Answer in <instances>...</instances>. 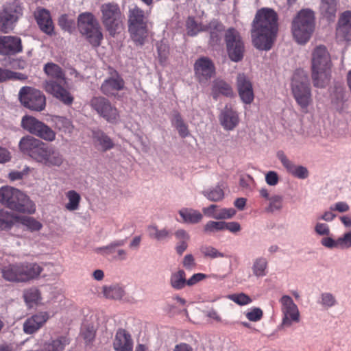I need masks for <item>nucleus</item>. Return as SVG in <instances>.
I'll return each mask as SVG.
<instances>
[{"label":"nucleus","mask_w":351,"mask_h":351,"mask_svg":"<svg viewBox=\"0 0 351 351\" xmlns=\"http://www.w3.org/2000/svg\"><path fill=\"white\" fill-rule=\"evenodd\" d=\"M27 80V75L18 72H14L10 70L9 75V80H19L24 82Z\"/></svg>","instance_id":"63"},{"label":"nucleus","mask_w":351,"mask_h":351,"mask_svg":"<svg viewBox=\"0 0 351 351\" xmlns=\"http://www.w3.org/2000/svg\"><path fill=\"white\" fill-rule=\"evenodd\" d=\"M55 128L64 132L71 133L73 126L70 119L64 117H55L53 119Z\"/></svg>","instance_id":"43"},{"label":"nucleus","mask_w":351,"mask_h":351,"mask_svg":"<svg viewBox=\"0 0 351 351\" xmlns=\"http://www.w3.org/2000/svg\"><path fill=\"white\" fill-rule=\"evenodd\" d=\"M194 71L197 79L202 83L207 82L215 75V67L208 58L201 57L195 61Z\"/></svg>","instance_id":"17"},{"label":"nucleus","mask_w":351,"mask_h":351,"mask_svg":"<svg viewBox=\"0 0 351 351\" xmlns=\"http://www.w3.org/2000/svg\"><path fill=\"white\" fill-rule=\"evenodd\" d=\"M19 99L21 104L32 110L42 111L46 105V98L39 90L24 86L19 91Z\"/></svg>","instance_id":"13"},{"label":"nucleus","mask_w":351,"mask_h":351,"mask_svg":"<svg viewBox=\"0 0 351 351\" xmlns=\"http://www.w3.org/2000/svg\"><path fill=\"white\" fill-rule=\"evenodd\" d=\"M213 94L214 98H216L219 94L230 97L234 95V93L230 85L223 80H218L213 82Z\"/></svg>","instance_id":"30"},{"label":"nucleus","mask_w":351,"mask_h":351,"mask_svg":"<svg viewBox=\"0 0 351 351\" xmlns=\"http://www.w3.org/2000/svg\"><path fill=\"white\" fill-rule=\"evenodd\" d=\"M10 66L14 69H23L26 66V62L21 58L12 59L10 61Z\"/></svg>","instance_id":"62"},{"label":"nucleus","mask_w":351,"mask_h":351,"mask_svg":"<svg viewBox=\"0 0 351 351\" xmlns=\"http://www.w3.org/2000/svg\"><path fill=\"white\" fill-rule=\"evenodd\" d=\"M336 36L340 41L351 40V11H345L340 15Z\"/></svg>","instance_id":"20"},{"label":"nucleus","mask_w":351,"mask_h":351,"mask_svg":"<svg viewBox=\"0 0 351 351\" xmlns=\"http://www.w3.org/2000/svg\"><path fill=\"white\" fill-rule=\"evenodd\" d=\"M149 237L157 241H162L171 237V232L164 228L158 230L156 225H150L147 227Z\"/></svg>","instance_id":"38"},{"label":"nucleus","mask_w":351,"mask_h":351,"mask_svg":"<svg viewBox=\"0 0 351 351\" xmlns=\"http://www.w3.org/2000/svg\"><path fill=\"white\" fill-rule=\"evenodd\" d=\"M322 244L328 248L339 247L338 239L334 240L330 237H324L321 241Z\"/></svg>","instance_id":"61"},{"label":"nucleus","mask_w":351,"mask_h":351,"mask_svg":"<svg viewBox=\"0 0 351 351\" xmlns=\"http://www.w3.org/2000/svg\"><path fill=\"white\" fill-rule=\"evenodd\" d=\"M34 16L40 29L47 34H51L53 31V22L49 12L45 8H38L34 13Z\"/></svg>","instance_id":"26"},{"label":"nucleus","mask_w":351,"mask_h":351,"mask_svg":"<svg viewBox=\"0 0 351 351\" xmlns=\"http://www.w3.org/2000/svg\"><path fill=\"white\" fill-rule=\"evenodd\" d=\"M205 232H215L220 230H223V221H208L204 228Z\"/></svg>","instance_id":"50"},{"label":"nucleus","mask_w":351,"mask_h":351,"mask_svg":"<svg viewBox=\"0 0 351 351\" xmlns=\"http://www.w3.org/2000/svg\"><path fill=\"white\" fill-rule=\"evenodd\" d=\"M339 247L348 248L351 247V231L344 234L342 237L338 239Z\"/></svg>","instance_id":"54"},{"label":"nucleus","mask_w":351,"mask_h":351,"mask_svg":"<svg viewBox=\"0 0 351 351\" xmlns=\"http://www.w3.org/2000/svg\"><path fill=\"white\" fill-rule=\"evenodd\" d=\"M14 219V215L5 210L4 209H0V230H9L13 224Z\"/></svg>","instance_id":"40"},{"label":"nucleus","mask_w":351,"mask_h":351,"mask_svg":"<svg viewBox=\"0 0 351 351\" xmlns=\"http://www.w3.org/2000/svg\"><path fill=\"white\" fill-rule=\"evenodd\" d=\"M224 40L229 58L234 62L243 60L245 45L240 33L234 28H228L224 34Z\"/></svg>","instance_id":"10"},{"label":"nucleus","mask_w":351,"mask_h":351,"mask_svg":"<svg viewBox=\"0 0 351 351\" xmlns=\"http://www.w3.org/2000/svg\"><path fill=\"white\" fill-rule=\"evenodd\" d=\"M350 207L346 202H339L335 204L333 206H331L330 209L331 211L336 210L339 213L347 212L349 210Z\"/></svg>","instance_id":"59"},{"label":"nucleus","mask_w":351,"mask_h":351,"mask_svg":"<svg viewBox=\"0 0 351 351\" xmlns=\"http://www.w3.org/2000/svg\"><path fill=\"white\" fill-rule=\"evenodd\" d=\"M22 282H27L38 278L43 268L36 263H20Z\"/></svg>","instance_id":"25"},{"label":"nucleus","mask_w":351,"mask_h":351,"mask_svg":"<svg viewBox=\"0 0 351 351\" xmlns=\"http://www.w3.org/2000/svg\"><path fill=\"white\" fill-rule=\"evenodd\" d=\"M282 315L281 326L290 327L293 322H300V312L293 299L289 295H283L280 299Z\"/></svg>","instance_id":"16"},{"label":"nucleus","mask_w":351,"mask_h":351,"mask_svg":"<svg viewBox=\"0 0 351 351\" xmlns=\"http://www.w3.org/2000/svg\"><path fill=\"white\" fill-rule=\"evenodd\" d=\"M291 90L294 99L302 110H306L312 102L310 84L306 76L295 75L292 80Z\"/></svg>","instance_id":"11"},{"label":"nucleus","mask_w":351,"mask_h":351,"mask_svg":"<svg viewBox=\"0 0 351 351\" xmlns=\"http://www.w3.org/2000/svg\"><path fill=\"white\" fill-rule=\"evenodd\" d=\"M23 14V8L17 1L8 3L0 11V30L3 32L13 28L14 24Z\"/></svg>","instance_id":"14"},{"label":"nucleus","mask_w":351,"mask_h":351,"mask_svg":"<svg viewBox=\"0 0 351 351\" xmlns=\"http://www.w3.org/2000/svg\"><path fill=\"white\" fill-rule=\"evenodd\" d=\"M321 12L324 16L331 19L337 12L336 0H321Z\"/></svg>","instance_id":"36"},{"label":"nucleus","mask_w":351,"mask_h":351,"mask_svg":"<svg viewBox=\"0 0 351 351\" xmlns=\"http://www.w3.org/2000/svg\"><path fill=\"white\" fill-rule=\"evenodd\" d=\"M330 54L325 46L319 45L312 53L311 77L314 86L324 88L329 83L331 73Z\"/></svg>","instance_id":"4"},{"label":"nucleus","mask_w":351,"mask_h":351,"mask_svg":"<svg viewBox=\"0 0 351 351\" xmlns=\"http://www.w3.org/2000/svg\"><path fill=\"white\" fill-rule=\"evenodd\" d=\"M90 107L108 122L117 123L119 119L117 108L113 106L110 101L104 97H94L90 101Z\"/></svg>","instance_id":"15"},{"label":"nucleus","mask_w":351,"mask_h":351,"mask_svg":"<svg viewBox=\"0 0 351 351\" xmlns=\"http://www.w3.org/2000/svg\"><path fill=\"white\" fill-rule=\"evenodd\" d=\"M291 175L300 179H305L308 176V171L307 169L303 166H296Z\"/></svg>","instance_id":"55"},{"label":"nucleus","mask_w":351,"mask_h":351,"mask_svg":"<svg viewBox=\"0 0 351 351\" xmlns=\"http://www.w3.org/2000/svg\"><path fill=\"white\" fill-rule=\"evenodd\" d=\"M206 275L202 274V273H197L193 274L189 280H186V285L187 286H193L197 282L203 280L206 278Z\"/></svg>","instance_id":"57"},{"label":"nucleus","mask_w":351,"mask_h":351,"mask_svg":"<svg viewBox=\"0 0 351 351\" xmlns=\"http://www.w3.org/2000/svg\"><path fill=\"white\" fill-rule=\"evenodd\" d=\"M224 31V25L216 19L210 21L207 24L205 32H209L210 43L213 45H219L221 40V33Z\"/></svg>","instance_id":"28"},{"label":"nucleus","mask_w":351,"mask_h":351,"mask_svg":"<svg viewBox=\"0 0 351 351\" xmlns=\"http://www.w3.org/2000/svg\"><path fill=\"white\" fill-rule=\"evenodd\" d=\"M3 278L10 282H22L20 263L10 264L1 269Z\"/></svg>","instance_id":"29"},{"label":"nucleus","mask_w":351,"mask_h":351,"mask_svg":"<svg viewBox=\"0 0 351 351\" xmlns=\"http://www.w3.org/2000/svg\"><path fill=\"white\" fill-rule=\"evenodd\" d=\"M232 301L239 304L246 305L252 302V299L245 293L232 294L228 297Z\"/></svg>","instance_id":"49"},{"label":"nucleus","mask_w":351,"mask_h":351,"mask_svg":"<svg viewBox=\"0 0 351 351\" xmlns=\"http://www.w3.org/2000/svg\"><path fill=\"white\" fill-rule=\"evenodd\" d=\"M128 29L134 42L142 45L147 36V22L144 11L137 6L129 10Z\"/></svg>","instance_id":"9"},{"label":"nucleus","mask_w":351,"mask_h":351,"mask_svg":"<svg viewBox=\"0 0 351 351\" xmlns=\"http://www.w3.org/2000/svg\"><path fill=\"white\" fill-rule=\"evenodd\" d=\"M103 293L105 298L110 300H121L125 295V291L119 285L105 286L103 287Z\"/></svg>","instance_id":"34"},{"label":"nucleus","mask_w":351,"mask_h":351,"mask_svg":"<svg viewBox=\"0 0 351 351\" xmlns=\"http://www.w3.org/2000/svg\"><path fill=\"white\" fill-rule=\"evenodd\" d=\"M16 220L25 226L31 232L39 231L42 228V223L32 217L20 216L16 217Z\"/></svg>","instance_id":"35"},{"label":"nucleus","mask_w":351,"mask_h":351,"mask_svg":"<svg viewBox=\"0 0 351 351\" xmlns=\"http://www.w3.org/2000/svg\"><path fill=\"white\" fill-rule=\"evenodd\" d=\"M77 28L80 33L93 47H98L104 39L101 27L90 12H83L77 17Z\"/></svg>","instance_id":"7"},{"label":"nucleus","mask_w":351,"mask_h":351,"mask_svg":"<svg viewBox=\"0 0 351 351\" xmlns=\"http://www.w3.org/2000/svg\"><path fill=\"white\" fill-rule=\"evenodd\" d=\"M171 286L176 290H180L185 287L186 285V273L184 270L180 269L173 273L170 278Z\"/></svg>","instance_id":"32"},{"label":"nucleus","mask_w":351,"mask_h":351,"mask_svg":"<svg viewBox=\"0 0 351 351\" xmlns=\"http://www.w3.org/2000/svg\"><path fill=\"white\" fill-rule=\"evenodd\" d=\"M70 343L69 339L66 336H58L45 341L40 351H64L65 347Z\"/></svg>","instance_id":"27"},{"label":"nucleus","mask_w":351,"mask_h":351,"mask_svg":"<svg viewBox=\"0 0 351 351\" xmlns=\"http://www.w3.org/2000/svg\"><path fill=\"white\" fill-rule=\"evenodd\" d=\"M179 213L183 221L186 223H196L202 219V215L199 211L192 209H182Z\"/></svg>","instance_id":"37"},{"label":"nucleus","mask_w":351,"mask_h":351,"mask_svg":"<svg viewBox=\"0 0 351 351\" xmlns=\"http://www.w3.org/2000/svg\"><path fill=\"white\" fill-rule=\"evenodd\" d=\"M22 40L16 36H0V54L14 56L23 51Z\"/></svg>","instance_id":"18"},{"label":"nucleus","mask_w":351,"mask_h":351,"mask_svg":"<svg viewBox=\"0 0 351 351\" xmlns=\"http://www.w3.org/2000/svg\"><path fill=\"white\" fill-rule=\"evenodd\" d=\"M321 303L322 305L331 307L336 304L335 298L330 293H324L321 295Z\"/></svg>","instance_id":"53"},{"label":"nucleus","mask_w":351,"mask_h":351,"mask_svg":"<svg viewBox=\"0 0 351 351\" xmlns=\"http://www.w3.org/2000/svg\"><path fill=\"white\" fill-rule=\"evenodd\" d=\"M315 17L310 9H302L291 22V33L294 40L300 45L306 44L315 30Z\"/></svg>","instance_id":"6"},{"label":"nucleus","mask_w":351,"mask_h":351,"mask_svg":"<svg viewBox=\"0 0 351 351\" xmlns=\"http://www.w3.org/2000/svg\"><path fill=\"white\" fill-rule=\"evenodd\" d=\"M278 14L271 8L258 10L253 21L252 32L254 47L260 50H269L278 29Z\"/></svg>","instance_id":"1"},{"label":"nucleus","mask_w":351,"mask_h":351,"mask_svg":"<svg viewBox=\"0 0 351 351\" xmlns=\"http://www.w3.org/2000/svg\"><path fill=\"white\" fill-rule=\"evenodd\" d=\"M278 158L280 160L281 163L284 166V167L287 169V171L292 174L295 169L296 165L291 162L289 158L285 156V154L282 152H278L277 154Z\"/></svg>","instance_id":"48"},{"label":"nucleus","mask_w":351,"mask_h":351,"mask_svg":"<svg viewBox=\"0 0 351 351\" xmlns=\"http://www.w3.org/2000/svg\"><path fill=\"white\" fill-rule=\"evenodd\" d=\"M279 180L278 176L276 172L271 171L265 175V181L270 186H275Z\"/></svg>","instance_id":"56"},{"label":"nucleus","mask_w":351,"mask_h":351,"mask_svg":"<svg viewBox=\"0 0 351 351\" xmlns=\"http://www.w3.org/2000/svg\"><path fill=\"white\" fill-rule=\"evenodd\" d=\"M23 297L25 302L31 307L37 304L41 300L40 293L36 288L25 290Z\"/></svg>","instance_id":"42"},{"label":"nucleus","mask_w":351,"mask_h":351,"mask_svg":"<svg viewBox=\"0 0 351 351\" xmlns=\"http://www.w3.org/2000/svg\"><path fill=\"white\" fill-rule=\"evenodd\" d=\"M237 84L239 95L242 101L246 104H250L254 97L251 82L245 74L239 73L237 76Z\"/></svg>","instance_id":"21"},{"label":"nucleus","mask_w":351,"mask_h":351,"mask_svg":"<svg viewBox=\"0 0 351 351\" xmlns=\"http://www.w3.org/2000/svg\"><path fill=\"white\" fill-rule=\"evenodd\" d=\"M236 213L234 208H222L217 210L216 214L213 215V218L217 219H230Z\"/></svg>","instance_id":"51"},{"label":"nucleus","mask_w":351,"mask_h":351,"mask_svg":"<svg viewBox=\"0 0 351 351\" xmlns=\"http://www.w3.org/2000/svg\"><path fill=\"white\" fill-rule=\"evenodd\" d=\"M19 147L23 154L48 168L60 167L64 162L63 155L58 149L32 136H23Z\"/></svg>","instance_id":"2"},{"label":"nucleus","mask_w":351,"mask_h":351,"mask_svg":"<svg viewBox=\"0 0 351 351\" xmlns=\"http://www.w3.org/2000/svg\"><path fill=\"white\" fill-rule=\"evenodd\" d=\"M101 20L106 30L114 37L123 29L125 15L116 3H106L101 5Z\"/></svg>","instance_id":"8"},{"label":"nucleus","mask_w":351,"mask_h":351,"mask_svg":"<svg viewBox=\"0 0 351 351\" xmlns=\"http://www.w3.org/2000/svg\"><path fill=\"white\" fill-rule=\"evenodd\" d=\"M175 237L178 240L176 250L178 254L181 256L188 247L190 236L185 230H178L175 232Z\"/></svg>","instance_id":"31"},{"label":"nucleus","mask_w":351,"mask_h":351,"mask_svg":"<svg viewBox=\"0 0 351 351\" xmlns=\"http://www.w3.org/2000/svg\"><path fill=\"white\" fill-rule=\"evenodd\" d=\"M68 202L64 207L69 211H74L79 208L81 201L80 195L75 190H70L65 193Z\"/></svg>","instance_id":"33"},{"label":"nucleus","mask_w":351,"mask_h":351,"mask_svg":"<svg viewBox=\"0 0 351 351\" xmlns=\"http://www.w3.org/2000/svg\"><path fill=\"white\" fill-rule=\"evenodd\" d=\"M173 351H193V349L186 343H180L175 346Z\"/></svg>","instance_id":"64"},{"label":"nucleus","mask_w":351,"mask_h":351,"mask_svg":"<svg viewBox=\"0 0 351 351\" xmlns=\"http://www.w3.org/2000/svg\"><path fill=\"white\" fill-rule=\"evenodd\" d=\"M269 204L267 208L269 212L280 210L282 207V197L280 195H274L269 199Z\"/></svg>","instance_id":"47"},{"label":"nucleus","mask_w":351,"mask_h":351,"mask_svg":"<svg viewBox=\"0 0 351 351\" xmlns=\"http://www.w3.org/2000/svg\"><path fill=\"white\" fill-rule=\"evenodd\" d=\"M199 250L202 255L206 258H223L225 256L223 253L219 252L214 247L208 245H202Z\"/></svg>","instance_id":"46"},{"label":"nucleus","mask_w":351,"mask_h":351,"mask_svg":"<svg viewBox=\"0 0 351 351\" xmlns=\"http://www.w3.org/2000/svg\"><path fill=\"white\" fill-rule=\"evenodd\" d=\"M202 193L208 199L212 202H219L224 197V192L219 186H217L207 191H204Z\"/></svg>","instance_id":"45"},{"label":"nucleus","mask_w":351,"mask_h":351,"mask_svg":"<svg viewBox=\"0 0 351 351\" xmlns=\"http://www.w3.org/2000/svg\"><path fill=\"white\" fill-rule=\"evenodd\" d=\"M21 126L30 134L46 141L52 142L56 139V132L50 127L34 117H23Z\"/></svg>","instance_id":"12"},{"label":"nucleus","mask_w":351,"mask_h":351,"mask_svg":"<svg viewBox=\"0 0 351 351\" xmlns=\"http://www.w3.org/2000/svg\"><path fill=\"white\" fill-rule=\"evenodd\" d=\"M125 82L121 76L114 71L111 76L106 78L100 87L101 92L108 96H115L117 93L124 88Z\"/></svg>","instance_id":"19"},{"label":"nucleus","mask_w":351,"mask_h":351,"mask_svg":"<svg viewBox=\"0 0 351 351\" xmlns=\"http://www.w3.org/2000/svg\"><path fill=\"white\" fill-rule=\"evenodd\" d=\"M267 261L263 257H259L254 260L252 271L256 277L265 276L267 274Z\"/></svg>","instance_id":"44"},{"label":"nucleus","mask_w":351,"mask_h":351,"mask_svg":"<svg viewBox=\"0 0 351 351\" xmlns=\"http://www.w3.org/2000/svg\"><path fill=\"white\" fill-rule=\"evenodd\" d=\"M116 351H133V341L130 334L125 329H119L113 341Z\"/></svg>","instance_id":"23"},{"label":"nucleus","mask_w":351,"mask_h":351,"mask_svg":"<svg viewBox=\"0 0 351 351\" xmlns=\"http://www.w3.org/2000/svg\"><path fill=\"white\" fill-rule=\"evenodd\" d=\"M0 204L6 208L23 213L32 214L35 212V204L21 191L10 186L0 188Z\"/></svg>","instance_id":"5"},{"label":"nucleus","mask_w":351,"mask_h":351,"mask_svg":"<svg viewBox=\"0 0 351 351\" xmlns=\"http://www.w3.org/2000/svg\"><path fill=\"white\" fill-rule=\"evenodd\" d=\"M94 138L104 152L109 150L114 147V143L111 138L103 132L98 131L95 132Z\"/></svg>","instance_id":"41"},{"label":"nucleus","mask_w":351,"mask_h":351,"mask_svg":"<svg viewBox=\"0 0 351 351\" xmlns=\"http://www.w3.org/2000/svg\"><path fill=\"white\" fill-rule=\"evenodd\" d=\"M223 230H228L231 232L236 233L241 230V226L238 222H225L223 221Z\"/></svg>","instance_id":"58"},{"label":"nucleus","mask_w":351,"mask_h":351,"mask_svg":"<svg viewBox=\"0 0 351 351\" xmlns=\"http://www.w3.org/2000/svg\"><path fill=\"white\" fill-rule=\"evenodd\" d=\"M186 29L187 34L189 36H194L199 32H205L207 29V24L203 25L201 23H197L194 17L189 16L186 21Z\"/></svg>","instance_id":"39"},{"label":"nucleus","mask_w":351,"mask_h":351,"mask_svg":"<svg viewBox=\"0 0 351 351\" xmlns=\"http://www.w3.org/2000/svg\"><path fill=\"white\" fill-rule=\"evenodd\" d=\"M263 311L259 308H254L245 314L246 317L251 322H258L263 317Z\"/></svg>","instance_id":"52"},{"label":"nucleus","mask_w":351,"mask_h":351,"mask_svg":"<svg viewBox=\"0 0 351 351\" xmlns=\"http://www.w3.org/2000/svg\"><path fill=\"white\" fill-rule=\"evenodd\" d=\"M315 231L319 235H328L330 234V229L327 224L322 223H317L315 227Z\"/></svg>","instance_id":"60"},{"label":"nucleus","mask_w":351,"mask_h":351,"mask_svg":"<svg viewBox=\"0 0 351 351\" xmlns=\"http://www.w3.org/2000/svg\"><path fill=\"white\" fill-rule=\"evenodd\" d=\"M221 125L226 130H234L239 122L237 112L228 105H226L219 115Z\"/></svg>","instance_id":"24"},{"label":"nucleus","mask_w":351,"mask_h":351,"mask_svg":"<svg viewBox=\"0 0 351 351\" xmlns=\"http://www.w3.org/2000/svg\"><path fill=\"white\" fill-rule=\"evenodd\" d=\"M44 71L50 77L44 82L45 91L52 95L55 98L65 105H71L74 97L64 86L66 84L65 73L63 69L58 64L48 62L44 66Z\"/></svg>","instance_id":"3"},{"label":"nucleus","mask_w":351,"mask_h":351,"mask_svg":"<svg viewBox=\"0 0 351 351\" xmlns=\"http://www.w3.org/2000/svg\"><path fill=\"white\" fill-rule=\"evenodd\" d=\"M47 312H39L27 318L23 324L25 333L31 335L38 330L48 320Z\"/></svg>","instance_id":"22"}]
</instances>
